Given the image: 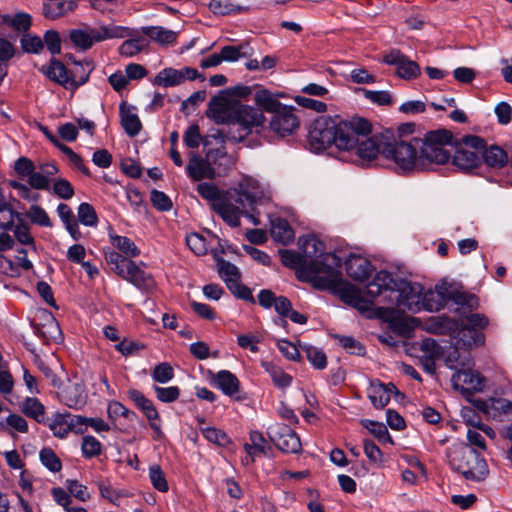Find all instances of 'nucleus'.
Masks as SVG:
<instances>
[{
  "mask_svg": "<svg viewBox=\"0 0 512 512\" xmlns=\"http://www.w3.org/2000/svg\"><path fill=\"white\" fill-rule=\"evenodd\" d=\"M254 100L258 106L266 112L272 113V115L285 106L278 101L277 95L273 94L268 89L257 90L254 94Z\"/></svg>",
  "mask_w": 512,
  "mask_h": 512,
  "instance_id": "nucleus-36",
  "label": "nucleus"
},
{
  "mask_svg": "<svg viewBox=\"0 0 512 512\" xmlns=\"http://www.w3.org/2000/svg\"><path fill=\"white\" fill-rule=\"evenodd\" d=\"M60 401L69 408L81 409L86 404L84 386L73 383L66 386L59 394Z\"/></svg>",
  "mask_w": 512,
  "mask_h": 512,
  "instance_id": "nucleus-25",
  "label": "nucleus"
},
{
  "mask_svg": "<svg viewBox=\"0 0 512 512\" xmlns=\"http://www.w3.org/2000/svg\"><path fill=\"white\" fill-rule=\"evenodd\" d=\"M215 261L217 271L220 278L225 282L226 286L229 287L231 283L240 280L241 273L238 267L229 261L215 255Z\"/></svg>",
  "mask_w": 512,
  "mask_h": 512,
  "instance_id": "nucleus-39",
  "label": "nucleus"
},
{
  "mask_svg": "<svg viewBox=\"0 0 512 512\" xmlns=\"http://www.w3.org/2000/svg\"><path fill=\"white\" fill-rule=\"evenodd\" d=\"M448 457L452 468L467 480L482 481L488 474V466L484 458L467 444L453 446Z\"/></svg>",
  "mask_w": 512,
  "mask_h": 512,
  "instance_id": "nucleus-5",
  "label": "nucleus"
},
{
  "mask_svg": "<svg viewBox=\"0 0 512 512\" xmlns=\"http://www.w3.org/2000/svg\"><path fill=\"white\" fill-rule=\"evenodd\" d=\"M22 215L13 208L10 202L0 207V229L4 231L11 230L15 221L21 220Z\"/></svg>",
  "mask_w": 512,
  "mask_h": 512,
  "instance_id": "nucleus-48",
  "label": "nucleus"
},
{
  "mask_svg": "<svg viewBox=\"0 0 512 512\" xmlns=\"http://www.w3.org/2000/svg\"><path fill=\"white\" fill-rule=\"evenodd\" d=\"M442 293L448 297L449 301H452L461 307H466L470 310L478 307V298L473 294L461 292L455 289H445V292Z\"/></svg>",
  "mask_w": 512,
  "mask_h": 512,
  "instance_id": "nucleus-42",
  "label": "nucleus"
},
{
  "mask_svg": "<svg viewBox=\"0 0 512 512\" xmlns=\"http://www.w3.org/2000/svg\"><path fill=\"white\" fill-rule=\"evenodd\" d=\"M105 260L108 265H110L111 270H113L119 277H121V270H126L128 263H131L132 260L126 257H123L116 251H109L105 253Z\"/></svg>",
  "mask_w": 512,
  "mask_h": 512,
  "instance_id": "nucleus-55",
  "label": "nucleus"
},
{
  "mask_svg": "<svg viewBox=\"0 0 512 512\" xmlns=\"http://www.w3.org/2000/svg\"><path fill=\"white\" fill-rule=\"evenodd\" d=\"M298 246L308 261L304 273L313 287L318 290H335L341 282V258L335 253L326 252L325 243L316 235L300 237Z\"/></svg>",
  "mask_w": 512,
  "mask_h": 512,
  "instance_id": "nucleus-3",
  "label": "nucleus"
},
{
  "mask_svg": "<svg viewBox=\"0 0 512 512\" xmlns=\"http://www.w3.org/2000/svg\"><path fill=\"white\" fill-rule=\"evenodd\" d=\"M448 145L455 146V153L452 156V164L457 167L458 170L469 173L481 165V157L478 150L473 149V147L466 146L463 143V138L461 141H458L454 140V137L452 136L451 142L445 144L446 150H448L446 148Z\"/></svg>",
  "mask_w": 512,
  "mask_h": 512,
  "instance_id": "nucleus-9",
  "label": "nucleus"
},
{
  "mask_svg": "<svg viewBox=\"0 0 512 512\" xmlns=\"http://www.w3.org/2000/svg\"><path fill=\"white\" fill-rule=\"evenodd\" d=\"M199 430L206 440L218 446L226 447L231 442L228 435L216 427H199Z\"/></svg>",
  "mask_w": 512,
  "mask_h": 512,
  "instance_id": "nucleus-50",
  "label": "nucleus"
},
{
  "mask_svg": "<svg viewBox=\"0 0 512 512\" xmlns=\"http://www.w3.org/2000/svg\"><path fill=\"white\" fill-rule=\"evenodd\" d=\"M295 111L293 106L285 105L280 108L270 119V129L280 137L295 133L300 126V120Z\"/></svg>",
  "mask_w": 512,
  "mask_h": 512,
  "instance_id": "nucleus-10",
  "label": "nucleus"
},
{
  "mask_svg": "<svg viewBox=\"0 0 512 512\" xmlns=\"http://www.w3.org/2000/svg\"><path fill=\"white\" fill-rule=\"evenodd\" d=\"M148 46L144 37H133L124 41L119 47V53L124 57H133Z\"/></svg>",
  "mask_w": 512,
  "mask_h": 512,
  "instance_id": "nucleus-45",
  "label": "nucleus"
},
{
  "mask_svg": "<svg viewBox=\"0 0 512 512\" xmlns=\"http://www.w3.org/2000/svg\"><path fill=\"white\" fill-rule=\"evenodd\" d=\"M451 381L455 389L468 393L482 391L485 385L484 377L479 372L471 369L457 370L453 374Z\"/></svg>",
  "mask_w": 512,
  "mask_h": 512,
  "instance_id": "nucleus-14",
  "label": "nucleus"
},
{
  "mask_svg": "<svg viewBox=\"0 0 512 512\" xmlns=\"http://www.w3.org/2000/svg\"><path fill=\"white\" fill-rule=\"evenodd\" d=\"M68 38L80 51L89 50L95 43L101 42L99 30L96 28L72 29L69 31Z\"/></svg>",
  "mask_w": 512,
  "mask_h": 512,
  "instance_id": "nucleus-20",
  "label": "nucleus"
},
{
  "mask_svg": "<svg viewBox=\"0 0 512 512\" xmlns=\"http://www.w3.org/2000/svg\"><path fill=\"white\" fill-rule=\"evenodd\" d=\"M383 62L396 66V74L405 80L415 79L420 75V67L400 50H391L383 58Z\"/></svg>",
  "mask_w": 512,
  "mask_h": 512,
  "instance_id": "nucleus-11",
  "label": "nucleus"
},
{
  "mask_svg": "<svg viewBox=\"0 0 512 512\" xmlns=\"http://www.w3.org/2000/svg\"><path fill=\"white\" fill-rule=\"evenodd\" d=\"M232 103L225 98L212 97L209 102L207 116L213 119L217 124H230L232 118Z\"/></svg>",
  "mask_w": 512,
  "mask_h": 512,
  "instance_id": "nucleus-24",
  "label": "nucleus"
},
{
  "mask_svg": "<svg viewBox=\"0 0 512 512\" xmlns=\"http://www.w3.org/2000/svg\"><path fill=\"white\" fill-rule=\"evenodd\" d=\"M14 170L21 179L27 178L29 186L33 189L46 188L47 182L36 171L34 162L27 157H20L14 163Z\"/></svg>",
  "mask_w": 512,
  "mask_h": 512,
  "instance_id": "nucleus-16",
  "label": "nucleus"
},
{
  "mask_svg": "<svg viewBox=\"0 0 512 512\" xmlns=\"http://www.w3.org/2000/svg\"><path fill=\"white\" fill-rule=\"evenodd\" d=\"M14 236L23 245H34V238L30 233L27 223L24 222L23 215L21 220H17L14 224Z\"/></svg>",
  "mask_w": 512,
  "mask_h": 512,
  "instance_id": "nucleus-60",
  "label": "nucleus"
},
{
  "mask_svg": "<svg viewBox=\"0 0 512 512\" xmlns=\"http://www.w3.org/2000/svg\"><path fill=\"white\" fill-rule=\"evenodd\" d=\"M394 393L398 390L393 383L384 384L378 379L371 380L367 390L368 398L376 409L384 408Z\"/></svg>",
  "mask_w": 512,
  "mask_h": 512,
  "instance_id": "nucleus-17",
  "label": "nucleus"
},
{
  "mask_svg": "<svg viewBox=\"0 0 512 512\" xmlns=\"http://www.w3.org/2000/svg\"><path fill=\"white\" fill-rule=\"evenodd\" d=\"M214 211L221 216V218L231 227H238L240 225V216L243 214V209L239 204L234 205L227 201H218L214 204Z\"/></svg>",
  "mask_w": 512,
  "mask_h": 512,
  "instance_id": "nucleus-28",
  "label": "nucleus"
},
{
  "mask_svg": "<svg viewBox=\"0 0 512 512\" xmlns=\"http://www.w3.org/2000/svg\"><path fill=\"white\" fill-rule=\"evenodd\" d=\"M305 351L308 361L315 369L322 370L326 368L327 357L323 350L314 346H308Z\"/></svg>",
  "mask_w": 512,
  "mask_h": 512,
  "instance_id": "nucleus-61",
  "label": "nucleus"
},
{
  "mask_svg": "<svg viewBox=\"0 0 512 512\" xmlns=\"http://www.w3.org/2000/svg\"><path fill=\"white\" fill-rule=\"evenodd\" d=\"M463 143L478 150L481 161L483 160L490 168H503L509 161L508 155L503 148L498 145L487 147L486 141L479 136L466 135L463 137Z\"/></svg>",
  "mask_w": 512,
  "mask_h": 512,
  "instance_id": "nucleus-7",
  "label": "nucleus"
},
{
  "mask_svg": "<svg viewBox=\"0 0 512 512\" xmlns=\"http://www.w3.org/2000/svg\"><path fill=\"white\" fill-rule=\"evenodd\" d=\"M340 299L347 305L355 308L362 294L361 291L350 284H345L338 289Z\"/></svg>",
  "mask_w": 512,
  "mask_h": 512,
  "instance_id": "nucleus-56",
  "label": "nucleus"
},
{
  "mask_svg": "<svg viewBox=\"0 0 512 512\" xmlns=\"http://www.w3.org/2000/svg\"><path fill=\"white\" fill-rule=\"evenodd\" d=\"M39 458L44 467L51 472H59L62 469V463L56 453L48 447L41 449Z\"/></svg>",
  "mask_w": 512,
  "mask_h": 512,
  "instance_id": "nucleus-54",
  "label": "nucleus"
},
{
  "mask_svg": "<svg viewBox=\"0 0 512 512\" xmlns=\"http://www.w3.org/2000/svg\"><path fill=\"white\" fill-rule=\"evenodd\" d=\"M78 219L85 226L94 227L98 223L94 207L86 202L81 203L78 207Z\"/></svg>",
  "mask_w": 512,
  "mask_h": 512,
  "instance_id": "nucleus-58",
  "label": "nucleus"
},
{
  "mask_svg": "<svg viewBox=\"0 0 512 512\" xmlns=\"http://www.w3.org/2000/svg\"><path fill=\"white\" fill-rule=\"evenodd\" d=\"M397 285V289L392 291V295L384 296L385 301L402 312H419L421 310L423 287L420 284H412L403 279H399Z\"/></svg>",
  "mask_w": 512,
  "mask_h": 512,
  "instance_id": "nucleus-6",
  "label": "nucleus"
},
{
  "mask_svg": "<svg viewBox=\"0 0 512 512\" xmlns=\"http://www.w3.org/2000/svg\"><path fill=\"white\" fill-rule=\"evenodd\" d=\"M3 20L5 23H7L13 29L19 32L27 31L32 23L31 16L27 13H17L13 17H10L9 15H4Z\"/></svg>",
  "mask_w": 512,
  "mask_h": 512,
  "instance_id": "nucleus-57",
  "label": "nucleus"
},
{
  "mask_svg": "<svg viewBox=\"0 0 512 512\" xmlns=\"http://www.w3.org/2000/svg\"><path fill=\"white\" fill-rule=\"evenodd\" d=\"M267 435L274 445L285 453L297 454L302 451L298 434L286 424L270 425L267 428Z\"/></svg>",
  "mask_w": 512,
  "mask_h": 512,
  "instance_id": "nucleus-8",
  "label": "nucleus"
},
{
  "mask_svg": "<svg viewBox=\"0 0 512 512\" xmlns=\"http://www.w3.org/2000/svg\"><path fill=\"white\" fill-rule=\"evenodd\" d=\"M152 378L155 382L165 384L174 378V370L169 363L157 364L152 371Z\"/></svg>",
  "mask_w": 512,
  "mask_h": 512,
  "instance_id": "nucleus-63",
  "label": "nucleus"
},
{
  "mask_svg": "<svg viewBox=\"0 0 512 512\" xmlns=\"http://www.w3.org/2000/svg\"><path fill=\"white\" fill-rule=\"evenodd\" d=\"M121 278L145 293L151 292L156 287L152 274L142 269L134 261L128 263L126 270H121Z\"/></svg>",
  "mask_w": 512,
  "mask_h": 512,
  "instance_id": "nucleus-12",
  "label": "nucleus"
},
{
  "mask_svg": "<svg viewBox=\"0 0 512 512\" xmlns=\"http://www.w3.org/2000/svg\"><path fill=\"white\" fill-rule=\"evenodd\" d=\"M482 409L491 418L503 421L505 416L512 415V402L504 398H490L483 402Z\"/></svg>",
  "mask_w": 512,
  "mask_h": 512,
  "instance_id": "nucleus-29",
  "label": "nucleus"
},
{
  "mask_svg": "<svg viewBox=\"0 0 512 512\" xmlns=\"http://www.w3.org/2000/svg\"><path fill=\"white\" fill-rule=\"evenodd\" d=\"M261 366L269 374L273 384L278 389H286L291 386L293 378L291 375L284 372V370L272 362H262Z\"/></svg>",
  "mask_w": 512,
  "mask_h": 512,
  "instance_id": "nucleus-35",
  "label": "nucleus"
},
{
  "mask_svg": "<svg viewBox=\"0 0 512 512\" xmlns=\"http://www.w3.org/2000/svg\"><path fill=\"white\" fill-rule=\"evenodd\" d=\"M365 428L369 430L371 434L374 435L377 440L382 443H393L392 437L387 429V427L380 422L372 421V420H363L362 421Z\"/></svg>",
  "mask_w": 512,
  "mask_h": 512,
  "instance_id": "nucleus-49",
  "label": "nucleus"
},
{
  "mask_svg": "<svg viewBox=\"0 0 512 512\" xmlns=\"http://www.w3.org/2000/svg\"><path fill=\"white\" fill-rule=\"evenodd\" d=\"M149 478L155 489L160 492H167L169 489L164 472L159 465H152L149 468Z\"/></svg>",
  "mask_w": 512,
  "mask_h": 512,
  "instance_id": "nucleus-62",
  "label": "nucleus"
},
{
  "mask_svg": "<svg viewBox=\"0 0 512 512\" xmlns=\"http://www.w3.org/2000/svg\"><path fill=\"white\" fill-rule=\"evenodd\" d=\"M250 50L248 44H241L239 46L227 45L220 51L221 59L226 62H235L242 57L250 56Z\"/></svg>",
  "mask_w": 512,
  "mask_h": 512,
  "instance_id": "nucleus-47",
  "label": "nucleus"
},
{
  "mask_svg": "<svg viewBox=\"0 0 512 512\" xmlns=\"http://www.w3.org/2000/svg\"><path fill=\"white\" fill-rule=\"evenodd\" d=\"M399 280H395L392 274L382 270L375 274L373 280L367 286V294L371 297H378L384 293L392 295V291L397 289Z\"/></svg>",
  "mask_w": 512,
  "mask_h": 512,
  "instance_id": "nucleus-18",
  "label": "nucleus"
},
{
  "mask_svg": "<svg viewBox=\"0 0 512 512\" xmlns=\"http://www.w3.org/2000/svg\"><path fill=\"white\" fill-rule=\"evenodd\" d=\"M265 117L256 107L233 102L232 118L226 132H222L225 139L232 142H241L248 137L254 128L263 125Z\"/></svg>",
  "mask_w": 512,
  "mask_h": 512,
  "instance_id": "nucleus-4",
  "label": "nucleus"
},
{
  "mask_svg": "<svg viewBox=\"0 0 512 512\" xmlns=\"http://www.w3.org/2000/svg\"><path fill=\"white\" fill-rule=\"evenodd\" d=\"M134 110L135 108L128 105L126 102L120 103L119 115L121 119V125L130 137H135L142 129L141 121Z\"/></svg>",
  "mask_w": 512,
  "mask_h": 512,
  "instance_id": "nucleus-26",
  "label": "nucleus"
},
{
  "mask_svg": "<svg viewBox=\"0 0 512 512\" xmlns=\"http://www.w3.org/2000/svg\"><path fill=\"white\" fill-rule=\"evenodd\" d=\"M94 69L90 61L75 62L74 68L70 71V89L76 90L79 86L85 84Z\"/></svg>",
  "mask_w": 512,
  "mask_h": 512,
  "instance_id": "nucleus-38",
  "label": "nucleus"
},
{
  "mask_svg": "<svg viewBox=\"0 0 512 512\" xmlns=\"http://www.w3.org/2000/svg\"><path fill=\"white\" fill-rule=\"evenodd\" d=\"M209 8L214 14L219 15L238 14L247 10V8L234 5L228 0H211Z\"/></svg>",
  "mask_w": 512,
  "mask_h": 512,
  "instance_id": "nucleus-51",
  "label": "nucleus"
},
{
  "mask_svg": "<svg viewBox=\"0 0 512 512\" xmlns=\"http://www.w3.org/2000/svg\"><path fill=\"white\" fill-rule=\"evenodd\" d=\"M452 140V133L446 129L429 131L424 138H412L410 141L385 143L382 155L392 159L398 173L425 171L432 165H442L449 161L451 153L445 144Z\"/></svg>",
  "mask_w": 512,
  "mask_h": 512,
  "instance_id": "nucleus-1",
  "label": "nucleus"
},
{
  "mask_svg": "<svg viewBox=\"0 0 512 512\" xmlns=\"http://www.w3.org/2000/svg\"><path fill=\"white\" fill-rule=\"evenodd\" d=\"M111 243L127 257H137L140 250L136 244L126 236L110 235Z\"/></svg>",
  "mask_w": 512,
  "mask_h": 512,
  "instance_id": "nucleus-46",
  "label": "nucleus"
},
{
  "mask_svg": "<svg viewBox=\"0 0 512 512\" xmlns=\"http://www.w3.org/2000/svg\"><path fill=\"white\" fill-rule=\"evenodd\" d=\"M21 411L40 424H46L45 407L38 398L27 397L21 404Z\"/></svg>",
  "mask_w": 512,
  "mask_h": 512,
  "instance_id": "nucleus-37",
  "label": "nucleus"
},
{
  "mask_svg": "<svg viewBox=\"0 0 512 512\" xmlns=\"http://www.w3.org/2000/svg\"><path fill=\"white\" fill-rule=\"evenodd\" d=\"M281 262L285 267L298 269L304 273V267L308 264L304 255L293 250L283 249L279 251Z\"/></svg>",
  "mask_w": 512,
  "mask_h": 512,
  "instance_id": "nucleus-44",
  "label": "nucleus"
},
{
  "mask_svg": "<svg viewBox=\"0 0 512 512\" xmlns=\"http://www.w3.org/2000/svg\"><path fill=\"white\" fill-rule=\"evenodd\" d=\"M262 197L263 191L259 184L252 179H247L239 184V189L236 192L235 203L239 204L243 210H253V206H255Z\"/></svg>",
  "mask_w": 512,
  "mask_h": 512,
  "instance_id": "nucleus-15",
  "label": "nucleus"
},
{
  "mask_svg": "<svg viewBox=\"0 0 512 512\" xmlns=\"http://www.w3.org/2000/svg\"><path fill=\"white\" fill-rule=\"evenodd\" d=\"M198 77V71L195 68L186 67L181 70L174 68L162 69L154 78L153 84L161 87H173L180 85L186 79L195 80Z\"/></svg>",
  "mask_w": 512,
  "mask_h": 512,
  "instance_id": "nucleus-13",
  "label": "nucleus"
},
{
  "mask_svg": "<svg viewBox=\"0 0 512 512\" xmlns=\"http://www.w3.org/2000/svg\"><path fill=\"white\" fill-rule=\"evenodd\" d=\"M212 383L226 396L232 397L240 390V382L229 370H220L212 377Z\"/></svg>",
  "mask_w": 512,
  "mask_h": 512,
  "instance_id": "nucleus-27",
  "label": "nucleus"
},
{
  "mask_svg": "<svg viewBox=\"0 0 512 512\" xmlns=\"http://www.w3.org/2000/svg\"><path fill=\"white\" fill-rule=\"evenodd\" d=\"M371 123L362 117L342 118L340 115L317 117L308 131V144L312 151L321 152L332 146L349 151L359 135L371 133Z\"/></svg>",
  "mask_w": 512,
  "mask_h": 512,
  "instance_id": "nucleus-2",
  "label": "nucleus"
},
{
  "mask_svg": "<svg viewBox=\"0 0 512 512\" xmlns=\"http://www.w3.org/2000/svg\"><path fill=\"white\" fill-rule=\"evenodd\" d=\"M76 6V0H44L42 9L46 18L56 19L74 10Z\"/></svg>",
  "mask_w": 512,
  "mask_h": 512,
  "instance_id": "nucleus-31",
  "label": "nucleus"
},
{
  "mask_svg": "<svg viewBox=\"0 0 512 512\" xmlns=\"http://www.w3.org/2000/svg\"><path fill=\"white\" fill-rule=\"evenodd\" d=\"M189 178L193 181H200L204 178L213 179L215 177L214 168L209 160H205L197 154H192L186 167Z\"/></svg>",
  "mask_w": 512,
  "mask_h": 512,
  "instance_id": "nucleus-22",
  "label": "nucleus"
},
{
  "mask_svg": "<svg viewBox=\"0 0 512 512\" xmlns=\"http://www.w3.org/2000/svg\"><path fill=\"white\" fill-rule=\"evenodd\" d=\"M101 448V443L94 436L86 435L83 437L81 450L84 458L91 459L100 455Z\"/></svg>",
  "mask_w": 512,
  "mask_h": 512,
  "instance_id": "nucleus-59",
  "label": "nucleus"
},
{
  "mask_svg": "<svg viewBox=\"0 0 512 512\" xmlns=\"http://www.w3.org/2000/svg\"><path fill=\"white\" fill-rule=\"evenodd\" d=\"M436 291H429L422 293L421 309L424 308L427 311H439L444 307V304L449 301L448 297L443 295L441 292H445L447 287L441 286L436 287Z\"/></svg>",
  "mask_w": 512,
  "mask_h": 512,
  "instance_id": "nucleus-34",
  "label": "nucleus"
},
{
  "mask_svg": "<svg viewBox=\"0 0 512 512\" xmlns=\"http://www.w3.org/2000/svg\"><path fill=\"white\" fill-rule=\"evenodd\" d=\"M250 443L244 444V450L247 452L248 456L254 460L257 454H266L267 453V441L263 434L259 431H251L249 434Z\"/></svg>",
  "mask_w": 512,
  "mask_h": 512,
  "instance_id": "nucleus-41",
  "label": "nucleus"
},
{
  "mask_svg": "<svg viewBox=\"0 0 512 512\" xmlns=\"http://www.w3.org/2000/svg\"><path fill=\"white\" fill-rule=\"evenodd\" d=\"M40 71L51 81L61 85L66 89H70V71L59 60L51 58L46 66H42Z\"/></svg>",
  "mask_w": 512,
  "mask_h": 512,
  "instance_id": "nucleus-21",
  "label": "nucleus"
},
{
  "mask_svg": "<svg viewBox=\"0 0 512 512\" xmlns=\"http://www.w3.org/2000/svg\"><path fill=\"white\" fill-rule=\"evenodd\" d=\"M57 438L64 439L70 433L67 415L65 413H56L51 420H46V424Z\"/></svg>",
  "mask_w": 512,
  "mask_h": 512,
  "instance_id": "nucleus-43",
  "label": "nucleus"
},
{
  "mask_svg": "<svg viewBox=\"0 0 512 512\" xmlns=\"http://www.w3.org/2000/svg\"><path fill=\"white\" fill-rule=\"evenodd\" d=\"M335 339L338 340L339 345L347 352L355 355H364V346L352 336L336 335Z\"/></svg>",
  "mask_w": 512,
  "mask_h": 512,
  "instance_id": "nucleus-64",
  "label": "nucleus"
},
{
  "mask_svg": "<svg viewBox=\"0 0 512 512\" xmlns=\"http://www.w3.org/2000/svg\"><path fill=\"white\" fill-rule=\"evenodd\" d=\"M197 192L199 195L212 202V208L214 209V204L218 201H224L222 198L220 190L214 183L210 182H201L197 185Z\"/></svg>",
  "mask_w": 512,
  "mask_h": 512,
  "instance_id": "nucleus-53",
  "label": "nucleus"
},
{
  "mask_svg": "<svg viewBox=\"0 0 512 512\" xmlns=\"http://www.w3.org/2000/svg\"><path fill=\"white\" fill-rule=\"evenodd\" d=\"M370 133L359 135L357 143L349 151H355L356 155L363 162L374 160L378 154L382 153V147L375 137L369 138Z\"/></svg>",
  "mask_w": 512,
  "mask_h": 512,
  "instance_id": "nucleus-19",
  "label": "nucleus"
},
{
  "mask_svg": "<svg viewBox=\"0 0 512 512\" xmlns=\"http://www.w3.org/2000/svg\"><path fill=\"white\" fill-rule=\"evenodd\" d=\"M27 217L31 221L32 224L41 226V227H52V222L49 218V215L40 205L33 204L29 207L27 211Z\"/></svg>",
  "mask_w": 512,
  "mask_h": 512,
  "instance_id": "nucleus-52",
  "label": "nucleus"
},
{
  "mask_svg": "<svg viewBox=\"0 0 512 512\" xmlns=\"http://www.w3.org/2000/svg\"><path fill=\"white\" fill-rule=\"evenodd\" d=\"M270 232L272 238L283 245H288L294 240V231L286 219L276 218L272 220Z\"/></svg>",
  "mask_w": 512,
  "mask_h": 512,
  "instance_id": "nucleus-32",
  "label": "nucleus"
},
{
  "mask_svg": "<svg viewBox=\"0 0 512 512\" xmlns=\"http://www.w3.org/2000/svg\"><path fill=\"white\" fill-rule=\"evenodd\" d=\"M141 31L145 36L161 45L174 43L178 36L177 32L161 26H144Z\"/></svg>",
  "mask_w": 512,
  "mask_h": 512,
  "instance_id": "nucleus-33",
  "label": "nucleus"
},
{
  "mask_svg": "<svg viewBox=\"0 0 512 512\" xmlns=\"http://www.w3.org/2000/svg\"><path fill=\"white\" fill-rule=\"evenodd\" d=\"M128 397L131 401L134 402L136 407L142 411L148 421H160L159 413L153 402L148 399L141 391L137 389H130L128 390Z\"/></svg>",
  "mask_w": 512,
  "mask_h": 512,
  "instance_id": "nucleus-30",
  "label": "nucleus"
},
{
  "mask_svg": "<svg viewBox=\"0 0 512 512\" xmlns=\"http://www.w3.org/2000/svg\"><path fill=\"white\" fill-rule=\"evenodd\" d=\"M345 266L347 274L360 282L368 280L374 270L369 260L355 255L347 259Z\"/></svg>",
  "mask_w": 512,
  "mask_h": 512,
  "instance_id": "nucleus-23",
  "label": "nucleus"
},
{
  "mask_svg": "<svg viewBox=\"0 0 512 512\" xmlns=\"http://www.w3.org/2000/svg\"><path fill=\"white\" fill-rule=\"evenodd\" d=\"M457 342L468 348L477 347L484 344L485 335L481 331L464 325L457 333Z\"/></svg>",
  "mask_w": 512,
  "mask_h": 512,
  "instance_id": "nucleus-40",
  "label": "nucleus"
}]
</instances>
